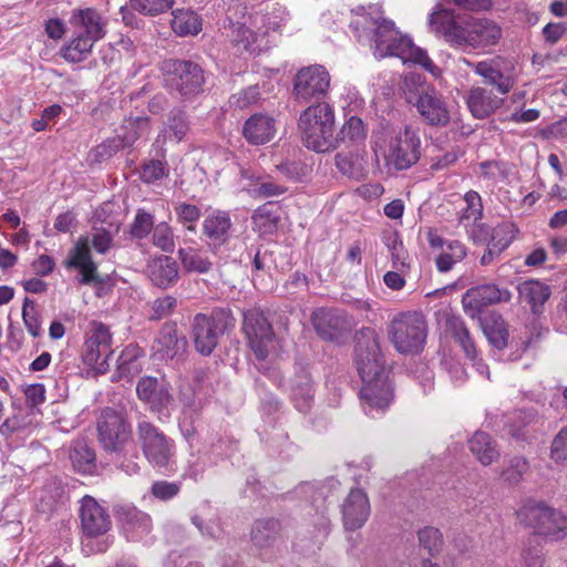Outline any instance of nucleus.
Returning <instances> with one entry per match:
<instances>
[{"label": "nucleus", "instance_id": "f257e3e1", "mask_svg": "<svg viewBox=\"0 0 567 567\" xmlns=\"http://www.w3.org/2000/svg\"><path fill=\"white\" fill-rule=\"evenodd\" d=\"M354 362L362 380L360 400L367 414L382 413L393 399L379 337L374 329L363 328L355 336Z\"/></svg>", "mask_w": 567, "mask_h": 567}, {"label": "nucleus", "instance_id": "f03ea898", "mask_svg": "<svg viewBox=\"0 0 567 567\" xmlns=\"http://www.w3.org/2000/svg\"><path fill=\"white\" fill-rule=\"evenodd\" d=\"M430 27L454 48H476L493 44L496 27L493 22L470 14L439 9L430 16Z\"/></svg>", "mask_w": 567, "mask_h": 567}, {"label": "nucleus", "instance_id": "7ed1b4c3", "mask_svg": "<svg viewBox=\"0 0 567 567\" xmlns=\"http://www.w3.org/2000/svg\"><path fill=\"white\" fill-rule=\"evenodd\" d=\"M97 433L102 447L118 468L128 475L140 472L132 429L125 414L111 408L103 410L97 420Z\"/></svg>", "mask_w": 567, "mask_h": 567}, {"label": "nucleus", "instance_id": "20e7f679", "mask_svg": "<svg viewBox=\"0 0 567 567\" xmlns=\"http://www.w3.org/2000/svg\"><path fill=\"white\" fill-rule=\"evenodd\" d=\"M371 27L373 28L374 55L377 58L396 56L404 64H419L424 70L434 72L436 66L427 53L415 47L410 38L401 35L393 21L383 18L371 19Z\"/></svg>", "mask_w": 567, "mask_h": 567}, {"label": "nucleus", "instance_id": "39448f33", "mask_svg": "<svg viewBox=\"0 0 567 567\" xmlns=\"http://www.w3.org/2000/svg\"><path fill=\"white\" fill-rule=\"evenodd\" d=\"M74 38L62 49V56L70 62L83 61L93 45L106 34L107 20L94 8L74 9L70 17Z\"/></svg>", "mask_w": 567, "mask_h": 567}, {"label": "nucleus", "instance_id": "423d86ee", "mask_svg": "<svg viewBox=\"0 0 567 567\" xmlns=\"http://www.w3.org/2000/svg\"><path fill=\"white\" fill-rule=\"evenodd\" d=\"M298 126L307 148L323 153L337 147L334 112L328 103H317L306 109L300 114Z\"/></svg>", "mask_w": 567, "mask_h": 567}, {"label": "nucleus", "instance_id": "0eeeda50", "mask_svg": "<svg viewBox=\"0 0 567 567\" xmlns=\"http://www.w3.org/2000/svg\"><path fill=\"white\" fill-rule=\"evenodd\" d=\"M235 326V319L228 309H215L210 315L197 313L190 323V337L195 349L202 355H209L219 339Z\"/></svg>", "mask_w": 567, "mask_h": 567}, {"label": "nucleus", "instance_id": "6e6552de", "mask_svg": "<svg viewBox=\"0 0 567 567\" xmlns=\"http://www.w3.org/2000/svg\"><path fill=\"white\" fill-rule=\"evenodd\" d=\"M403 90L406 101L416 106L429 125L444 126L449 123L450 113L444 101L433 89L424 84L420 75H406Z\"/></svg>", "mask_w": 567, "mask_h": 567}, {"label": "nucleus", "instance_id": "1a4fd4ad", "mask_svg": "<svg viewBox=\"0 0 567 567\" xmlns=\"http://www.w3.org/2000/svg\"><path fill=\"white\" fill-rule=\"evenodd\" d=\"M388 333L398 352L416 354L423 350L427 326L421 313L402 312L391 320Z\"/></svg>", "mask_w": 567, "mask_h": 567}, {"label": "nucleus", "instance_id": "9d476101", "mask_svg": "<svg viewBox=\"0 0 567 567\" xmlns=\"http://www.w3.org/2000/svg\"><path fill=\"white\" fill-rule=\"evenodd\" d=\"M112 243V237L105 229H97L90 236L80 237L66 261L68 267L80 270V282L83 285H101L103 279L99 276L96 266L92 261L90 247L97 252L105 254Z\"/></svg>", "mask_w": 567, "mask_h": 567}, {"label": "nucleus", "instance_id": "9b49d317", "mask_svg": "<svg viewBox=\"0 0 567 567\" xmlns=\"http://www.w3.org/2000/svg\"><path fill=\"white\" fill-rule=\"evenodd\" d=\"M137 442L147 462L157 468H169L175 462L176 446L172 437L146 419L136 425Z\"/></svg>", "mask_w": 567, "mask_h": 567}, {"label": "nucleus", "instance_id": "f8f14e48", "mask_svg": "<svg viewBox=\"0 0 567 567\" xmlns=\"http://www.w3.org/2000/svg\"><path fill=\"white\" fill-rule=\"evenodd\" d=\"M467 316L480 321V326L491 344L496 343V285L486 284L468 289L462 298Z\"/></svg>", "mask_w": 567, "mask_h": 567}, {"label": "nucleus", "instance_id": "ddd939ff", "mask_svg": "<svg viewBox=\"0 0 567 567\" xmlns=\"http://www.w3.org/2000/svg\"><path fill=\"white\" fill-rule=\"evenodd\" d=\"M422 142L419 131L405 125L395 132L388 141L384 161L391 171H406L421 158Z\"/></svg>", "mask_w": 567, "mask_h": 567}, {"label": "nucleus", "instance_id": "4468645a", "mask_svg": "<svg viewBox=\"0 0 567 567\" xmlns=\"http://www.w3.org/2000/svg\"><path fill=\"white\" fill-rule=\"evenodd\" d=\"M520 523L534 529L538 537L559 542L567 537V516L542 504L528 503L518 512Z\"/></svg>", "mask_w": 567, "mask_h": 567}, {"label": "nucleus", "instance_id": "2eb2a0df", "mask_svg": "<svg viewBox=\"0 0 567 567\" xmlns=\"http://www.w3.org/2000/svg\"><path fill=\"white\" fill-rule=\"evenodd\" d=\"M165 84L183 97L203 92L205 75L202 66L189 60H165L162 63Z\"/></svg>", "mask_w": 567, "mask_h": 567}, {"label": "nucleus", "instance_id": "dca6fc26", "mask_svg": "<svg viewBox=\"0 0 567 567\" xmlns=\"http://www.w3.org/2000/svg\"><path fill=\"white\" fill-rule=\"evenodd\" d=\"M243 331L255 357L265 360L274 341V330L265 313L258 308L244 312Z\"/></svg>", "mask_w": 567, "mask_h": 567}, {"label": "nucleus", "instance_id": "f3484780", "mask_svg": "<svg viewBox=\"0 0 567 567\" xmlns=\"http://www.w3.org/2000/svg\"><path fill=\"white\" fill-rule=\"evenodd\" d=\"M112 336L106 326L94 323L91 334L84 342L83 362L96 373L103 374L109 368V359L112 357Z\"/></svg>", "mask_w": 567, "mask_h": 567}, {"label": "nucleus", "instance_id": "a211bd4d", "mask_svg": "<svg viewBox=\"0 0 567 567\" xmlns=\"http://www.w3.org/2000/svg\"><path fill=\"white\" fill-rule=\"evenodd\" d=\"M330 87L329 72L322 65L301 69L295 76L293 95L297 101L307 103L311 99L324 96Z\"/></svg>", "mask_w": 567, "mask_h": 567}, {"label": "nucleus", "instance_id": "6ab92c4d", "mask_svg": "<svg viewBox=\"0 0 567 567\" xmlns=\"http://www.w3.org/2000/svg\"><path fill=\"white\" fill-rule=\"evenodd\" d=\"M79 517L82 534L86 538L103 536L112 526L109 511L90 495L81 498Z\"/></svg>", "mask_w": 567, "mask_h": 567}, {"label": "nucleus", "instance_id": "aec40b11", "mask_svg": "<svg viewBox=\"0 0 567 567\" xmlns=\"http://www.w3.org/2000/svg\"><path fill=\"white\" fill-rule=\"evenodd\" d=\"M526 91L515 87L511 95L498 99V121L514 123H532L538 120L540 113L536 109L524 110Z\"/></svg>", "mask_w": 567, "mask_h": 567}, {"label": "nucleus", "instance_id": "412c9836", "mask_svg": "<svg viewBox=\"0 0 567 567\" xmlns=\"http://www.w3.org/2000/svg\"><path fill=\"white\" fill-rule=\"evenodd\" d=\"M370 513L371 506L365 492L360 488H352L341 506L344 529L353 532L362 528Z\"/></svg>", "mask_w": 567, "mask_h": 567}, {"label": "nucleus", "instance_id": "4be33fe9", "mask_svg": "<svg viewBox=\"0 0 567 567\" xmlns=\"http://www.w3.org/2000/svg\"><path fill=\"white\" fill-rule=\"evenodd\" d=\"M231 226L233 223L228 212L215 209L205 216L202 230L213 251L228 243Z\"/></svg>", "mask_w": 567, "mask_h": 567}, {"label": "nucleus", "instance_id": "5701e85b", "mask_svg": "<svg viewBox=\"0 0 567 567\" xmlns=\"http://www.w3.org/2000/svg\"><path fill=\"white\" fill-rule=\"evenodd\" d=\"M187 340L178 334L175 323H166L162 327L153 343L154 355L158 360H173L186 352Z\"/></svg>", "mask_w": 567, "mask_h": 567}, {"label": "nucleus", "instance_id": "b1692460", "mask_svg": "<svg viewBox=\"0 0 567 567\" xmlns=\"http://www.w3.org/2000/svg\"><path fill=\"white\" fill-rule=\"evenodd\" d=\"M136 392L138 399L157 413L167 409L173 401L167 385L153 377L141 378L136 385Z\"/></svg>", "mask_w": 567, "mask_h": 567}, {"label": "nucleus", "instance_id": "393cba45", "mask_svg": "<svg viewBox=\"0 0 567 567\" xmlns=\"http://www.w3.org/2000/svg\"><path fill=\"white\" fill-rule=\"evenodd\" d=\"M277 132L276 120L264 113H255L246 120L243 135L251 145H264L270 142Z\"/></svg>", "mask_w": 567, "mask_h": 567}, {"label": "nucleus", "instance_id": "a878e982", "mask_svg": "<svg viewBox=\"0 0 567 567\" xmlns=\"http://www.w3.org/2000/svg\"><path fill=\"white\" fill-rule=\"evenodd\" d=\"M151 281L158 288L167 289L179 278V269L175 259L169 256L153 258L147 265Z\"/></svg>", "mask_w": 567, "mask_h": 567}, {"label": "nucleus", "instance_id": "bb28decb", "mask_svg": "<svg viewBox=\"0 0 567 567\" xmlns=\"http://www.w3.org/2000/svg\"><path fill=\"white\" fill-rule=\"evenodd\" d=\"M528 344L527 339L498 323V360L515 361L519 359Z\"/></svg>", "mask_w": 567, "mask_h": 567}, {"label": "nucleus", "instance_id": "cd10ccee", "mask_svg": "<svg viewBox=\"0 0 567 567\" xmlns=\"http://www.w3.org/2000/svg\"><path fill=\"white\" fill-rule=\"evenodd\" d=\"M312 323L321 338L332 340L343 329L346 321L340 311L321 308L313 312Z\"/></svg>", "mask_w": 567, "mask_h": 567}, {"label": "nucleus", "instance_id": "c85d7f7f", "mask_svg": "<svg viewBox=\"0 0 567 567\" xmlns=\"http://www.w3.org/2000/svg\"><path fill=\"white\" fill-rule=\"evenodd\" d=\"M518 298L530 306L533 313H540L551 295L550 287L539 280H527L517 286Z\"/></svg>", "mask_w": 567, "mask_h": 567}, {"label": "nucleus", "instance_id": "c756f323", "mask_svg": "<svg viewBox=\"0 0 567 567\" xmlns=\"http://www.w3.org/2000/svg\"><path fill=\"white\" fill-rule=\"evenodd\" d=\"M241 177L248 181V184L244 186L248 193L254 197L267 198L274 196H280L287 192V187L277 184L271 179H264L259 176L255 177L248 169L240 171Z\"/></svg>", "mask_w": 567, "mask_h": 567}, {"label": "nucleus", "instance_id": "7c9ffc66", "mask_svg": "<svg viewBox=\"0 0 567 567\" xmlns=\"http://www.w3.org/2000/svg\"><path fill=\"white\" fill-rule=\"evenodd\" d=\"M172 29L181 37L195 35L202 30V20L192 10L176 9L172 12Z\"/></svg>", "mask_w": 567, "mask_h": 567}, {"label": "nucleus", "instance_id": "2f4dec72", "mask_svg": "<svg viewBox=\"0 0 567 567\" xmlns=\"http://www.w3.org/2000/svg\"><path fill=\"white\" fill-rule=\"evenodd\" d=\"M280 532V524L276 519L257 520L251 529V540L258 548L271 547Z\"/></svg>", "mask_w": 567, "mask_h": 567}, {"label": "nucleus", "instance_id": "473e14b6", "mask_svg": "<svg viewBox=\"0 0 567 567\" xmlns=\"http://www.w3.org/2000/svg\"><path fill=\"white\" fill-rule=\"evenodd\" d=\"M177 255L186 272L207 274L213 267L209 258L197 248H179Z\"/></svg>", "mask_w": 567, "mask_h": 567}, {"label": "nucleus", "instance_id": "72a5a7b5", "mask_svg": "<svg viewBox=\"0 0 567 567\" xmlns=\"http://www.w3.org/2000/svg\"><path fill=\"white\" fill-rule=\"evenodd\" d=\"M150 131L148 117L137 116L125 120L121 126V133L116 138L123 144V148L132 146L140 137L146 135Z\"/></svg>", "mask_w": 567, "mask_h": 567}, {"label": "nucleus", "instance_id": "f704fd0d", "mask_svg": "<svg viewBox=\"0 0 567 567\" xmlns=\"http://www.w3.org/2000/svg\"><path fill=\"white\" fill-rule=\"evenodd\" d=\"M467 105L472 114L477 118H484L492 114L495 110L494 99L483 87H475L471 91Z\"/></svg>", "mask_w": 567, "mask_h": 567}, {"label": "nucleus", "instance_id": "c9c22d12", "mask_svg": "<svg viewBox=\"0 0 567 567\" xmlns=\"http://www.w3.org/2000/svg\"><path fill=\"white\" fill-rule=\"evenodd\" d=\"M466 256L465 246L458 240L447 241L446 248L443 249L435 258V265L440 272L450 271L453 266L462 261Z\"/></svg>", "mask_w": 567, "mask_h": 567}, {"label": "nucleus", "instance_id": "e433bc0d", "mask_svg": "<svg viewBox=\"0 0 567 567\" xmlns=\"http://www.w3.org/2000/svg\"><path fill=\"white\" fill-rule=\"evenodd\" d=\"M70 460L76 471L90 473L94 467L95 453L84 440H78L71 449Z\"/></svg>", "mask_w": 567, "mask_h": 567}, {"label": "nucleus", "instance_id": "4c0bfd02", "mask_svg": "<svg viewBox=\"0 0 567 567\" xmlns=\"http://www.w3.org/2000/svg\"><path fill=\"white\" fill-rule=\"evenodd\" d=\"M227 37L239 52H254L256 50L257 35L244 23H231Z\"/></svg>", "mask_w": 567, "mask_h": 567}, {"label": "nucleus", "instance_id": "58836bf2", "mask_svg": "<svg viewBox=\"0 0 567 567\" xmlns=\"http://www.w3.org/2000/svg\"><path fill=\"white\" fill-rule=\"evenodd\" d=\"M468 443L471 452L483 465H489L493 462L495 447L487 433L477 431Z\"/></svg>", "mask_w": 567, "mask_h": 567}, {"label": "nucleus", "instance_id": "ea45409f", "mask_svg": "<svg viewBox=\"0 0 567 567\" xmlns=\"http://www.w3.org/2000/svg\"><path fill=\"white\" fill-rule=\"evenodd\" d=\"M391 256L393 260V266L396 268V271H388L383 276V281L385 286L392 290H400L405 286L404 274L409 266L401 258L400 252L398 250V244L391 248Z\"/></svg>", "mask_w": 567, "mask_h": 567}, {"label": "nucleus", "instance_id": "a19ab883", "mask_svg": "<svg viewBox=\"0 0 567 567\" xmlns=\"http://www.w3.org/2000/svg\"><path fill=\"white\" fill-rule=\"evenodd\" d=\"M312 381L302 377L292 389V400L297 410L307 413L313 403Z\"/></svg>", "mask_w": 567, "mask_h": 567}, {"label": "nucleus", "instance_id": "79ce46f5", "mask_svg": "<svg viewBox=\"0 0 567 567\" xmlns=\"http://www.w3.org/2000/svg\"><path fill=\"white\" fill-rule=\"evenodd\" d=\"M188 130L186 114L182 111L172 112L166 124L165 138L178 143L186 136Z\"/></svg>", "mask_w": 567, "mask_h": 567}, {"label": "nucleus", "instance_id": "37998d69", "mask_svg": "<svg viewBox=\"0 0 567 567\" xmlns=\"http://www.w3.org/2000/svg\"><path fill=\"white\" fill-rule=\"evenodd\" d=\"M522 559L525 567H543L545 560L543 543L537 535H532L527 538L523 548Z\"/></svg>", "mask_w": 567, "mask_h": 567}, {"label": "nucleus", "instance_id": "c03bdc74", "mask_svg": "<svg viewBox=\"0 0 567 567\" xmlns=\"http://www.w3.org/2000/svg\"><path fill=\"white\" fill-rule=\"evenodd\" d=\"M279 217L269 205L260 206L252 215L254 227L260 234H271L277 229Z\"/></svg>", "mask_w": 567, "mask_h": 567}, {"label": "nucleus", "instance_id": "a18cd8bd", "mask_svg": "<svg viewBox=\"0 0 567 567\" xmlns=\"http://www.w3.org/2000/svg\"><path fill=\"white\" fill-rule=\"evenodd\" d=\"M152 529V522L147 514L133 509L126 514V530L132 532V538H141Z\"/></svg>", "mask_w": 567, "mask_h": 567}, {"label": "nucleus", "instance_id": "49530a36", "mask_svg": "<svg viewBox=\"0 0 567 567\" xmlns=\"http://www.w3.org/2000/svg\"><path fill=\"white\" fill-rule=\"evenodd\" d=\"M417 536L420 545L426 549L431 556H435L442 550L443 538L437 528L426 526L419 530Z\"/></svg>", "mask_w": 567, "mask_h": 567}, {"label": "nucleus", "instance_id": "de8ad7c7", "mask_svg": "<svg viewBox=\"0 0 567 567\" xmlns=\"http://www.w3.org/2000/svg\"><path fill=\"white\" fill-rule=\"evenodd\" d=\"M367 137V130L363 121L358 116H351L341 127L340 140L351 143H361Z\"/></svg>", "mask_w": 567, "mask_h": 567}, {"label": "nucleus", "instance_id": "09e8293b", "mask_svg": "<svg viewBox=\"0 0 567 567\" xmlns=\"http://www.w3.org/2000/svg\"><path fill=\"white\" fill-rule=\"evenodd\" d=\"M174 0H130V6L144 16H157L172 8Z\"/></svg>", "mask_w": 567, "mask_h": 567}, {"label": "nucleus", "instance_id": "8fccbe9b", "mask_svg": "<svg viewBox=\"0 0 567 567\" xmlns=\"http://www.w3.org/2000/svg\"><path fill=\"white\" fill-rule=\"evenodd\" d=\"M150 320L158 321L171 316L177 307V299L166 295L151 302Z\"/></svg>", "mask_w": 567, "mask_h": 567}, {"label": "nucleus", "instance_id": "3c124183", "mask_svg": "<svg viewBox=\"0 0 567 567\" xmlns=\"http://www.w3.org/2000/svg\"><path fill=\"white\" fill-rule=\"evenodd\" d=\"M22 319L28 332L32 337H39L41 334V323L39 320V312L35 303L30 298L25 297L22 306Z\"/></svg>", "mask_w": 567, "mask_h": 567}, {"label": "nucleus", "instance_id": "603ef678", "mask_svg": "<svg viewBox=\"0 0 567 567\" xmlns=\"http://www.w3.org/2000/svg\"><path fill=\"white\" fill-rule=\"evenodd\" d=\"M177 220L188 230H195V224L200 218V209L196 205L188 203H179L175 206Z\"/></svg>", "mask_w": 567, "mask_h": 567}, {"label": "nucleus", "instance_id": "864d4df0", "mask_svg": "<svg viewBox=\"0 0 567 567\" xmlns=\"http://www.w3.org/2000/svg\"><path fill=\"white\" fill-rule=\"evenodd\" d=\"M123 148V144L118 138H107L103 143L99 144L90 152V157L94 163H101L112 157L116 152Z\"/></svg>", "mask_w": 567, "mask_h": 567}, {"label": "nucleus", "instance_id": "5fc2aeb1", "mask_svg": "<svg viewBox=\"0 0 567 567\" xmlns=\"http://www.w3.org/2000/svg\"><path fill=\"white\" fill-rule=\"evenodd\" d=\"M153 244L165 252H172L174 250V235L167 223H159L155 226Z\"/></svg>", "mask_w": 567, "mask_h": 567}, {"label": "nucleus", "instance_id": "6e6d98bb", "mask_svg": "<svg viewBox=\"0 0 567 567\" xmlns=\"http://www.w3.org/2000/svg\"><path fill=\"white\" fill-rule=\"evenodd\" d=\"M153 226V216L143 209H138L131 225V235L135 238L143 239L151 233Z\"/></svg>", "mask_w": 567, "mask_h": 567}, {"label": "nucleus", "instance_id": "4d7b16f0", "mask_svg": "<svg viewBox=\"0 0 567 567\" xmlns=\"http://www.w3.org/2000/svg\"><path fill=\"white\" fill-rule=\"evenodd\" d=\"M168 168L162 161L152 159L144 164L141 178L145 183H153L167 176Z\"/></svg>", "mask_w": 567, "mask_h": 567}, {"label": "nucleus", "instance_id": "13d9d810", "mask_svg": "<svg viewBox=\"0 0 567 567\" xmlns=\"http://www.w3.org/2000/svg\"><path fill=\"white\" fill-rule=\"evenodd\" d=\"M551 458L558 464H567V429H563L551 443Z\"/></svg>", "mask_w": 567, "mask_h": 567}, {"label": "nucleus", "instance_id": "bf43d9fd", "mask_svg": "<svg viewBox=\"0 0 567 567\" xmlns=\"http://www.w3.org/2000/svg\"><path fill=\"white\" fill-rule=\"evenodd\" d=\"M259 90L257 86H249L230 97V104L238 109H246L259 100Z\"/></svg>", "mask_w": 567, "mask_h": 567}, {"label": "nucleus", "instance_id": "052dcab7", "mask_svg": "<svg viewBox=\"0 0 567 567\" xmlns=\"http://www.w3.org/2000/svg\"><path fill=\"white\" fill-rule=\"evenodd\" d=\"M275 166L288 179L298 181L306 175V166L301 162L282 161Z\"/></svg>", "mask_w": 567, "mask_h": 567}, {"label": "nucleus", "instance_id": "680f3d73", "mask_svg": "<svg viewBox=\"0 0 567 567\" xmlns=\"http://www.w3.org/2000/svg\"><path fill=\"white\" fill-rule=\"evenodd\" d=\"M179 489L181 485L178 483L167 481H157L152 485V494L161 501L174 498Z\"/></svg>", "mask_w": 567, "mask_h": 567}, {"label": "nucleus", "instance_id": "e2e57ef3", "mask_svg": "<svg viewBox=\"0 0 567 567\" xmlns=\"http://www.w3.org/2000/svg\"><path fill=\"white\" fill-rule=\"evenodd\" d=\"M527 462L523 457H514L511 460L509 465L503 472V476L509 483H517L523 474L527 471Z\"/></svg>", "mask_w": 567, "mask_h": 567}, {"label": "nucleus", "instance_id": "0e129e2a", "mask_svg": "<svg viewBox=\"0 0 567 567\" xmlns=\"http://www.w3.org/2000/svg\"><path fill=\"white\" fill-rule=\"evenodd\" d=\"M471 237L476 244H482L492 246V241L494 240V228L484 224V223H475L471 230Z\"/></svg>", "mask_w": 567, "mask_h": 567}, {"label": "nucleus", "instance_id": "69168bd1", "mask_svg": "<svg viewBox=\"0 0 567 567\" xmlns=\"http://www.w3.org/2000/svg\"><path fill=\"white\" fill-rule=\"evenodd\" d=\"M460 153L452 148L444 154H439L431 157L430 169L434 172L443 171L450 167L458 159Z\"/></svg>", "mask_w": 567, "mask_h": 567}, {"label": "nucleus", "instance_id": "338daca9", "mask_svg": "<svg viewBox=\"0 0 567 567\" xmlns=\"http://www.w3.org/2000/svg\"><path fill=\"white\" fill-rule=\"evenodd\" d=\"M566 31L565 23L549 22L543 28V35L546 42L555 44L563 38Z\"/></svg>", "mask_w": 567, "mask_h": 567}, {"label": "nucleus", "instance_id": "774afa93", "mask_svg": "<svg viewBox=\"0 0 567 567\" xmlns=\"http://www.w3.org/2000/svg\"><path fill=\"white\" fill-rule=\"evenodd\" d=\"M334 162L341 174L349 177H353L355 175L354 159L351 153H338L334 157Z\"/></svg>", "mask_w": 567, "mask_h": 567}]
</instances>
